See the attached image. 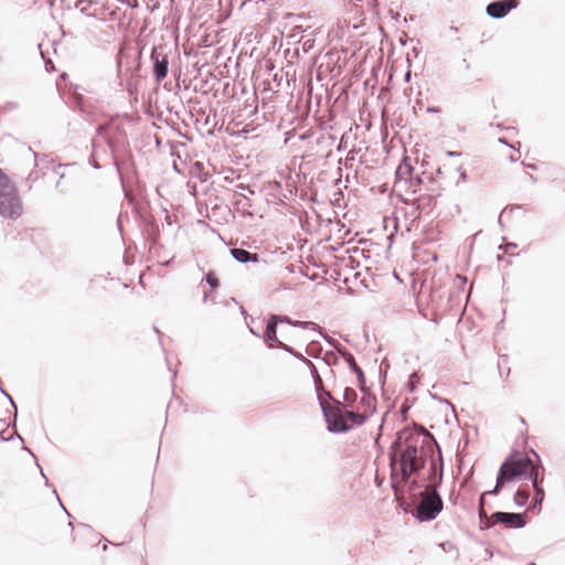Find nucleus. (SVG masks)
Segmentation results:
<instances>
[{"label": "nucleus", "mask_w": 565, "mask_h": 565, "mask_svg": "<svg viewBox=\"0 0 565 565\" xmlns=\"http://www.w3.org/2000/svg\"><path fill=\"white\" fill-rule=\"evenodd\" d=\"M150 58L153 63V76L157 83H161L169 72V60L167 54L153 47Z\"/></svg>", "instance_id": "obj_6"}, {"label": "nucleus", "mask_w": 565, "mask_h": 565, "mask_svg": "<svg viewBox=\"0 0 565 565\" xmlns=\"http://www.w3.org/2000/svg\"><path fill=\"white\" fill-rule=\"evenodd\" d=\"M385 191H386V184H385V183H383V184H381V185L379 186V192H380V193H384Z\"/></svg>", "instance_id": "obj_28"}, {"label": "nucleus", "mask_w": 565, "mask_h": 565, "mask_svg": "<svg viewBox=\"0 0 565 565\" xmlns=\"http://www.w3.org/2000/svg\"><path fill=\"white\" fill-rule=\"evenodd\" d=\"M22 214V202L14 183L0 169V215L18 218Z\"/></svg>", "instance_id": "obj_3"}, {"label": "nucleus", "mask_w": 565, "mask_h": 565, "mask_svg": "<svg viewBox=\"0 0 565 565\" xmlns=\"http://www.w3.org/2000/svg\"><path fill=\"white\" fill-rule=\"evenodd\" d=\"M343 397H344V399H345L347 402L354 401V398H355V392H354V390H352V388H345V390H344Z\"/></svg>", "instance_id": "obj_25"}, {"label": "nucleus", "mask_w": 565, "mask_h": 565, "mask_svg": "<svg viewBox=\"0 0 565 565\" xmlns=\"http://www.w3.org/2000/svg\"><path fill=\"white\" fill-rule=\"evenodd\" d=\"M4 426H8L6 424V420L4 419H0V440L8 441V440H11L15 436V437H18L19 439H21L23 441L22 437L18 433H14L11 436L6 437L4 436V428H3Z\"/></svg>", "instance_id": "obj_21"}, {"label": "nucleus", "mask_w": 565, "mask_h": 565, "mask_svg": "<svg viewBox=\"0 0 565 565\" xmlns=\"http://www.w3.org/2000/svg\"><path fill=\"white\" fill-rule=\"evenodd\" d=\"M114 129L115 126L113 122L103 124L96 128L97 137L104 139L110 149L114 148V140L110 134Z\"/></svg>", "instance_id": "obj_12"}, {"label": "nucleus", "mask_w": 565, "mask_h": 565, "mask_svg": "<svg viewBox=\"0 0 565 565\" xmlns=\"http://www.w3.org/2000/svg\"><path fill=\"white\" fill-rule=\"evenodd\" d=\"M529 497H530L529 491H526V490H521V489H520V490H518V491H516V493L514 494V502H515L518 505L522 507V505H524V504L527 502Z\"/></svg>", "instance_id": "obj_18"}, {"label": "nucleus", "mask_w": 565, "mask_h": 565, "mask_svg": "<svg viewBox=\"0 0 565 565\" xmlns=\"http://www.w3.org/2000/svg\"><path fill=\"white\" fill-rule=\"evenodd\" d=\"M343 358H344V361L347 362V364L349 365V367L356 374L359 386L363 391L364 384H365V377H364L363 371L356 364L355 359L351 353H349V352L343 353Z\"/></svg>", "instance_id": "obj_10"}, {"label": "nucleus", "mask_w": 565, "mask_h": 565, "mask_svg": "<svg viewBox=\"0 0 565 565\" xmlns=\"http://www.w3.org/2000/svg\"><path fill=\"white\" fill-rule=\"evenodd\" d=\"M324 395H326L329 399H332V396L330 395V393L324 392Z\"/></svg>", "instance_id": "obj_33"}, {"label": "nucleus", "mask_w": 565, "mask_h": 565, "mask_svg": "<svg viewBox=\"0 0 565 565\" xmlns=\"http://www.w3.org/2000/svg\"><path fill=\"white\" fill-rule=\"evenodd\" d=\"M60 505H61V508H63V511H65L67 513L66 508H64L63 502H60Z\"/></svg>", "instance_id": "obj_36"}, {"label": "nucleus", "mask_w": 565, "mask_h": 565, "mask_svg": "<svg viewBox=\"0 0 565 565\" xmlns=\"http://www.w3.org/2000/svg\"><path fill=\"white\" fill-rule=\"evenodd\" d=\"M277 318H268L267 324H266V331L264 335V341L267 343L269 348H279L281 349V344H285L281 342L277 337V324H276Z\"/></svg>", "instance_id": "obj_9"}, {"label": "nucleus", "mask_w": 565, "mask_h": 565, "mask_svg": "<svg viewBox=\"0 0 565 565\" xmlns=\"http://www.w3.org/2000/svg\"><path fill=\"white\" fill-rule=\"evenodd\" d=\"M205 281L212 287V288H216L218 286V279L216 278V276L214 275L213 271H210L206 277H205Z\"/></svg>", "instance_id": "obj_24"}, {"label": "nucleus", "mask_w": 565, "mask_h": 565, "mask_svg": "<svg viewBox=\"0 0 565 565\" xmlns=\"http://www.w3.org/2000/svg\"><path fill=\"white\" fill-rule=\"evenodd\" d=\"M413 172V167L407 160H404L395 171V183L398 184L402 181L407 182Z\"/></svg>", "instance_id": "obj_13"}, {"label": "nucleus", "mask_w": 565, "mask_h": 565, "mask_svg": "<svg viewBox=\"0 0 565 565\" xmlns=\"http://www.w3.org/2000/svg\"><path fill=\"white\" fill-rule=\"evenodd\" d=\"M60 505H61V508H63V511H65L67 513L66 508H64L63 502H60Z\"/></svg>", "instance_id": "obj_37"}, {"label": "nucleus", "mask_w": 565, "mask_h": 565, "mask_svg": "<svg viewBox=\"0 0 565 565\" xmlns=\"http://www.w3.org/2000/svg\"><path fill=\"white\" fill-rule=\"evenodd\" d=\"M319 334H321L329 343H331V341L322 334V331L319 330Z\"/></svg>", "instance_id": "obj_34"}, {"label": "nucleus", "mask_w": 565, "mask_h": 565, "mask_svg": "<svg viewBox=\"0 0 565 565\" xmlns=\"http://www.w3.org/2000/svg\"><path fill=\"white\" fill-rule=\"evenodd\" d=\"M292 327L301 328V329H312L318 330L319 327L317 323L311 321H294Z\"/></svg>", "instance_id": "obj_22"}, {"label": "nucleus", "mask_w": 565, "mask_h": 565, "mask_svg": "<svg viewBox=\"0 0 565 565\" xmlns=\"http://www.w3.org/2000/svg\"><path fill=\"white\" fill-rule=\"evenodd\" d=\"M419 434L413 429H403L397 434V438L393 445L394 457L391 460V486L394 489L396 502L407 511L415 493L416 480H411L412 476L424 466L423 458L418 455Z\"/></svg>", "instance_id": "obj_1"}, {"label": "nucleus", "mask_w": 565, "mask_h": 565, "mask_svg": "<svg viewBox=\"0 0 565 565\" xmlns=\"http://www.w3.org/2000/svg\"><path fill=\"white\" fill-rule=\"evenodd\" d=\"M491 519L493 523H502L508 529H519L526 524L525 513L495 512Z\"/></svg>", "instance_id": "obj_7"}, {"label": "nucleus", "mask_w": 565, "mask_h": 565, "mask_svg": "<svg viewBox=\"0 0 565 565\" xmlns=\"http://www.w3.org/2000/svg\"><path fill=\"white\" fill-rule=\"evenodd\" d=\"M269 318H278L276 319V324L278 326L279 323H287L289 326H292V320L287 317V316H281V315H271Z\"/></svg>", "instance_id": "obj_23"}, {"label": "nucleus", "mask_w": 565, "mask_h": 565, "mask_svg": "<svg viewBox=\"0 0 565 565\" xmlns=\"http://www.w3.org/2000/svg\"><path fill=\"white\" fill-rule=\"evenodd\" d=\"M249 331H250V333H253L254 335H256V337H260V334H259V333H257L256 331H254V329H253V328H249Z\"/></svg>", "instance_id": "obj_31"}, {"label": "nucleus", "mask_w": 565, "mask_h": 565, "mask_svg": "<svg viewBox=\"0 0 565 565\" xmlns=\"http://www.w3.org/2000/svg\"><path fill=\"white\" fill-rule=\"evenodd\" d=\"M537 472L532 460L523 454L511 455L501 466L494 492H498L505 482H511L524 476L531 478Z\"/></svg>", "instance_id": "obj_2"}, {"label": "nucleus", "mask_w": 565, "mask_h": 565, "mask_svg": "<svg viewBox=\"0 0 565 565\" xmlns=\"http://www.w3.org/2000/svg\"><path fill=\"white\" fill-rule=\"evenodd\" d=\"M375 481L377 483V486L380 487L382 484V482L384 481V478H380L379 475L375 476Z\"/></svg>", "instance_id": "obj_27"}, {"label": "nucleus", "mask_w": 565, "mask_h": 565, "mask_svg": "<svg viewBox=\"0 0 565 565\" xmlns=\"http://www.w3.org/2000/svg\"><path fill=\"white\" fill-rule=\"evenodd\" d=\"M92 146H93L94 151H96L97 146H98V142H97V140H96V139H93V140H92Z\"/></svg>", "instance_id": "obj_29"}, {"label": "nucleus", "mask_w": 565, "mask_h": 565, "mask_svg": "<svg viewBox=\"0 0 565 565\" xmlns=\"http://www.w3.org/2000/svg\"><path fill=\"white\" fill-rule=\"evenodd\" d=\"M369 270L371 271V275L373 277V280L375 285L380 287H385L387 282L386 274L380 270V268H375L374 271L371 267H369Z\"/></svg>", "instance_id": "obj_16"}, {"label": "nucleus", "mask_w": 565, "mask_h": 565, "mask_svg": "<svg viewBox=\"0 0 565 565\" xmlns=\"http://www.w3.org/2000/svg\"><path fill=\"white\" fill-rule=\"evenodd\" d=\"M60 505H61V508H63V511H65L67 513L66 508H64L63 502H60Z\"/></svg>", "instance_id": "obj_35"}, {"label": "nucleus", "mask_w": 565, "mask_h": 565, "mask_svg": "<svg viewBox=\"0 0 565 565\" xmlns=\"http://www.w3.org/2000/svg\"><path fill=\"white\" fill-rule=\"evenodd\" d=\"M514 7H516L515 0L495 1L488 4L487 13L492 18H502Z\"/></svg>", "instance_id": "obj_8"}, {"label": "nucleus", "mask_w": 565, "mask_h": 565, "mask_svg": "<svg viewBox=\"0 0 565 565\" xmlns=\"http://www.w3.org/2000/svg\"><path fill=\"white\" fill-rule=\"evenodd\" d=\"M318 399L329 431L344 433L351 428V425L344 417L343 405L339 401L330 405L322 394H318Z\"/></svg>", "instance_id": "obj_5"}, {"label": "nucleus", "mask_w": 565, "mask_h": 565, "mask_svg": "<svg viewBox=\"0 0 565 565\" xmlns=\"http://www.w3.org/2000/svg\"><path fill=\"white\" fill-rule=\"evenodd\" d=\"M509 139H510V137L504 136V137L499 138V141L510 147V152L508 153V157L512 161H516L521 157V154H520L521 142L519 140L510 141Z\"/></svg>", "instance_id": "obj_14"}, {"label": "nucleus", "mask_w": 565, "mask_h": 565, "mask_svg": "<svg viewBox=\"0 0 565 565\" xmlns=\"http://www.w3.org/2000/svg\"><path fill=\"white\" fill-rule=\"evenodd\" d=\"M532 479H533V487L535 488V492H536L535 501L541 503L544 498V492L537 483V472H535V475L532 477Z\"/></svg>", "instance_id": "obj_19"}, {"label": "nucleus", "mask_w": 565, "mask_h": 565, "mask_svg": "<svg viewBox=\"0 0 565 565\" xmlns=\"http://www.w3.org/2000/svg\"><path fill=\"white\" fill-rule=\"evenodd\" d=\"M413 502H415V498L413 499ZM443 507V500L435 486H427L426 489L420 492V499L415 509L409 508L406 512L412 510L414 516L418 521L427 522L436 519V516L441 512Z\"/></svg>", "instance_id": "obj_4"}, {"label": "nucleus", "mask_w": 565, "mask_h": 565, "mask_svg": "<svg viewBox=\"0 0 565 565\" xmlns=\"http://www.w3.org/2000/svg\"><path fill=\"white\" fill-rule=\"evenodd\" d=\"M386 136H387V134H386V132H384V134H383V142H385Z\"/></svg>", "instance_id": "obj_39"}, {"label": "nucleus", "mask_w": 565, "mask_h": 565, "mask_svg": "<svg viewBox=\"0 0 565 565\" xmlns=\"http://www.w3.org/2000/svg\"><path fill=\"white\" fill-rule=\"evenodd\" d=\"M231 255L235 260L242 264H246L248 262L257 263L258 262V255L255 253H250L243 248H232Z\"/></svg>", "instance_id": "obj_11"}, {"label": "nucleus", "mask_w": 565, "mask_h": 565, "mask_svg": "<svg viewBox=\"0 0 565 565\" xmlns=\"http://www.w3.org/2000/svg\"><path fill=\"white\" fill-rule=\"evenodd\" d=\"M94 168L95 169H99L100 167H99V164L97 162H94Z\"/></svg>", "instance_id": "obj_38"}, {"label": "nucleus", "mask_w": 565, "mask_h": 565, "mask_svg": "<svg viewBox=\"0 0 565 565\" xmlns=\"http://www.w3.org/2000/svg\"><path fill=\"white\" fill-rule=\"evenodd\" d=\"M383 367H385V370H384V376H385V375H386V371H387V369H388V363L386 362V359H384V360L382 361V364H381V367H380V371H381V372H382Z\"/></svg>", "instance_id": "obj_26"}, {"label": "nucleus", "mask_w": 565, "mask_h": 565, "mask_svg": "<svg viewBox=\"0 0 565 565\" xmlns=\"http://www.w3.org/2000/svg\"><path fill=\"white\" fill-rule=\"evenodd\" d=\"M344 417L345 419L348 420L351 419L354 424H362L364 422V416H362L361 414H358V413H354V412H349V411H345L344 412Z\"/></svg>", "instance_id": "obj_20"}, {"label": "nucleus", "mask_w": 565, "mask_h": 565, "mask_svg": "<svg viewBox=\"0 0 565 565\" xmlns=\"http://www.w3.org/2000/svg\"><path fill=\"white\" fill-rule=\"evenodd\" d=\"M383 149L386 153H388V146L386 143L383 145Z\"/></svg>", "instance_id": "obj_32"}, {"label": "nucleus", "mask_w": 565, "mask_h": 565, "mask_svg": "<svg viewBox=\"0 0 565 565\" xmlns=\"http://www.w3.org/2000/svg\"><path fill=\"white\" fill-rule=\"evenodd\" d=\"M281 350L294 355L296 359L300 360L303 364H306L309 369H311L312 372H317L315 364L310 360L305 358L300 352L295 351L291 347H289L287 344H281Z\"/></svg>", "instance_id": "obj_15"}, {"label": "nucleus", "mask_w": 565, "mask_h": 565, "mask_svg": "<svg viewBox=\"0 0 565 565\" xmlns=\"http://www.w3.org/2000/svg\"><path fill=\"white\" fill-rule=\"evenodd\" d=\"M298 42L303 53L310 52L315 46V40L309 35H302Z\"/></svg>", "instance_id": "obj_17"}, {"label": "nucleus", "mask_w": 565, "mask_h": 565, "mask_svg": "<svg viewBox=\"0 0 565 565\" xmlns=\"http://www.w3.org/2000/svg\"><path fill=\"white\" fill-rule=\"evenodd\" d=\"M382 118H383V126H384V128H386V122H385V108H383V111H382Z\"/></svg>", "instance_id": "obj_30"}]
</instances>
